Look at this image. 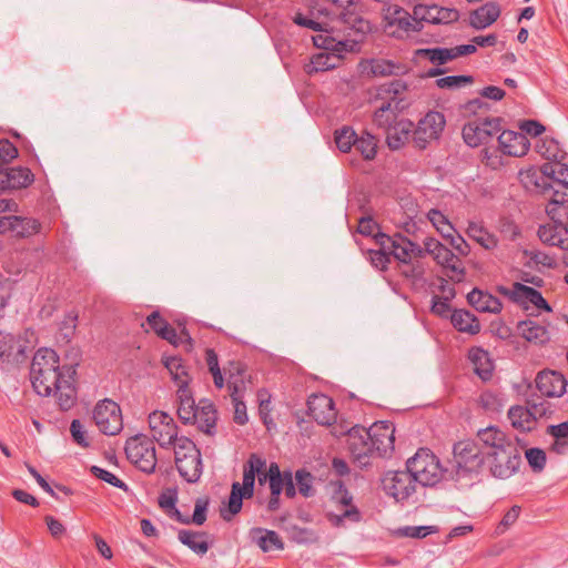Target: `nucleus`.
<instances>
[{"label": "nucleus", "instance_id": "nucleus-1", "mask_svg": "<svg viewBox=\"0 0 568 568\" xmlns=\"http://www.w3.org/2000/svg\"><path fill=\"white\" fill-rule=\"evenodd\" d=\"M73 369L59 365V357L53 349L40 348L31 363V382L41 396L54 395L62 409H69L75 398Z\"/></svg>", "mask_w": 568, "mask_h": 568}, {"label": "nucleus", "instance_id": "nucleus-17", "mask_svg": "<svg viewBox=\"0 0 568 568\" xmlns=\"http://www.w3.org/2000/svg\"><path fill=\"white\" fill-rule=\"evenodd\" d=\"M373 454L389 456L395 448V427L390 422L381 420L369 427Z\"/></svg>", "mask_w": 568, "mask_h": 568}, {"label": "nucleus", "instance_id": "nucleus-31", "mask_svg": "<svg viewBox=\"0 0 568 568\" xmlns=\"http://www.w3.org/2000/svg\"><path fill=\"white\" fill-rule=\"evenodd\" d=\"M518 333L527 342L534 344H545L549 341L550 335L546 326L532 321L527 320L518 324Z\"/></svg>", "mask_w": 568, "mask_h": 568}, {"label": "nucleus", "instance_id": "nucleus-55", "mask_svg": "<svg viewBox=\"0 0 568 568\" xmlns=\"http://www.w3.org/2000/svg\"><path fill=\"white\" fill-rule=\"evenodd\" d=\"M339 57L332 53H318L312 59V67L315 71H325L337 65Z\"/></svg>", "mask_w": 568, "mask_h": 568}, {"label": "nucleus", "instance_id": "nucleus-7", "mask_svg": "<svg viewBox=\"0 0 568 568\" xmlns=\"http://www.w3.org/2000/svg\"><path fill=\"white\" fill-rule=\"evenodd\" d=\"M332 501L336 510L327 513V519L332 526L341 528L345 526V520L358 523L361 520V513L355 505H353V496L344 487L341 480L332 481Z\"/></svg>", "mask_w": 568, "mask_h": 568}, {"label": "nucleus", "instance_id": "nucleus-41", "mask_svg": "<svg viewBox=\"0 0 568 568\" xmlns=\"http://www.w3.org/2000/svg\"><path fill=\"white\" fill-rule=\"evenodd\" d=\"M541 172L548 180H551L554 183L562 185L565 189H568V165L561 163V161L557 162H548L541 166Z\"/></svg>", "mask_w": 568, "mask_h": 568}, {"label": "nucleus", "instance_id": "nucleus-58", "mask_svg": "<svg viewBox=\"0 0 568 568\" xmlns=\"http://www.w3.org/2000/svg\"><path fill=\"white\" fill-rule=\"evenodd\" d=\"M295 479L298 486L300 493L305 496H312L314 494L313 490V476L305 470H297L295 474Z\"/></svg>", "mask_w": 568, "mask_h": 568}, {"label": "nucleus", "instance_id": "nucleus-62", "mask_svg": "<svg viewBox=\"0 0 568 568\" xmlns=\"http://www.w3.org/2000/svg\"><path fill=\"white\" fill-rule=\"evenodd\" d=\"M240 394L241 393H231V397H232V402H233V406H234V420L237 424L243 425L247 422V414H246V406L241 400Z\"/></svg>", "mask_w": 568, "mask_h": 568}, {"label": "nucleus", "instance_id": "nucleus-38", "mask_svg": "<svg viewBox=\"0 0 568 568\" xmlns=\"http://www.w3.org/2000/svg\"><path fill=\"white\" fill-rule=\"evenodd\" d=\"M163 364L169 371L171 378L175 383L178 388H183L189 386L191 382V376L182 363V359L179 357H165L163 358Z\"/></svg>", "mask_w": 568, "mask_h": 568}, {"label": "nucleus", "instance_id": "nucleus-19", "mask_svg": "<svg viewBox=\"0 0 568 568\" xmlns=\"http://www.w3.org/2000/svg\"><path fill=\"white\" fill-rule=\"evenodd\" d=\"M454 458L456 466L466 471L476 470L483 464L478 447L470 442L456 444L454 447Z\"/></svg>", "mask_w": 568, "mask_h": 568}, {"label": "nucleus", "instance_id": "nucleus-34", "mask_svg": "<svg viewBox=\"0 0 568 568\" xmlns=\"http://www.w3.org/2000/svg\"><path fill=\"white\" fill-rule=\"evenodd\" d=\"M252 539L256 545L264 551L282 550L284 542L277 532L273 530H265L262 528H255L251 531Z\"/></svg>", "mask_w": 568, "mask_h": 568}, {"label": "nucleus", "instance_id": "nucleus-5", "mask_svg": "<svg viewBox=\"0 0 568 568\" xmlns=\"http://www.w3.org/2000/svg\"><path fill=\"white\" fill-rule=\"evenodd\" d=\"M173 445L174 462L180 475L189 483H195L202 474L200 449L187 437L175 438Z\"/></svg>", "mask_w": 568, "mask_h": 568}, {"label": "nucleus", "instance_id": "nucleus-39", "mask_svg": "<svg viewBox=\"0 0 568 568\" xmlns=\"http://www.w3.org/2000/svg\"><path fill=\"white\" fill-rule=\"evenodd\" d=\"M467 235L486 250H494L498 245L497 237L489 233L481 224L469 222L466 229Z\"/></svg>", "mask_w": 568, "mask_h": 568}, {"label": "nucleus", "instance_id": "nucleus-51", "mask_svg": "<svg viewBox=\"0 0 568 568\" xmlns=\"http://www.w3.org/2000/svg\"><path fill=\"white\" fill-rule=\"evenodd\" d=\"M286 473L282 474L277 464L272 463L268 466V485L272 495H281L284 490Z\"/></svg>", "mask_w": 568, "mask_h": 568}, {"label": "nucleus", "instance_id": "nucleus-8", "mask_svg": "<svg viewBox=\"0 0 568 568\" xmlns=\"http://www.w3.org/2000/svg\"><path fill=\"white\" fill-rule=\"evenodd\" d=\"M129 460L142 471L152 473L156 466L155 447L146 436L139 435L130 438L125 445Z\"/></svg>", "mask_w": 568, "mask_h": 568}, {"label": "nucleus", "instance_id": "nucleus-57", "mask_svg": "<svg viewBox=\"0 0 568 568\" xmlns=\"http://www.w3.org/2000/svg\"><path fill=\"white\" fill-rule=\"evenodd\" d=\"M529 466L537 473L541 471L546 465V454L540 448H529L525 453Z\"/></svg>", "mask_w": 568, "mask_h": 568}, {"label": "nucleus", "instance_id": "nucleus-30", "mask_svg": "<svg viewBox=\"0 0 568 568\" xmlns=\"http://www.w3.org/2000/svg\"><path fill=\"white\" fill-rule=\"evenodd\" d=\"M316 6H314L307 16L303 13H296L294 17V22L298 26L312 29V30H322L323 27L326 24L325 18L329 16V12L326 8L322 6L321 2H315Z\"/></svg>", "mask_w": 568, "mask_h": 568}, {"label": "nucleus", "instance_id": "nucleus-64", "mask_svg": "<svg viewBox=\"0 0 568 568\" xmlns=\"http://www.w3.org/2000/svg\"><path fill=\"white\" fill-rule=\"evenodd\" d=\"M529 410L532 413L535 420L538 418L546 417L551 412L550 404L545 400H532L529 402Z\"/></svg>", "mask_w": 568, "mask_h": 568}, {"label": "nucleus", "instance_id": "nucleus-49", "mask_svg": "<svg viewBox=\"0 0 568 568\" xmlns=\"http://www.w3.org/2000/svg\"><path fill=\"white\" fill-rule=\"evenodd\" d=\"M395 121L396 114L390 103L383 104L373 115V123L384 130H387Z\"/></svg>", "mask_w": 568, "mask_h": 568}, {"label": "nucleus", "instance_id": "nucleus-52", "mask_svg": "<svg viewBox=\"0 0 568 568\" xmlns=\"http://www.w3.org/2000/svg\"><path fill=\"white\" fill-rule=\"evenodd\" d=\"M417 54L427 58L435 64H444L452 61L449 48L420 49L417 51Z\"/></svg>", "mask_w": 568, "mask_h": 568}, {"label": "nucleus", "instance_id": "nucleus-37", "mask_svg": "<svg viewBox=\"0 0 568 568\" xmlns=\"http://www.w3.org/2000/svg\"><path fill=\"white\" fill-rule=\"evenodd\" d=\"M22 352V345L16 336L9 333H0V359L18 362Z\"/></svg>", "mask_w": 568, "mask_h": 568}, {"label": "nucleus", "instance_id": "nucleus-18", "mask_svg": "<svg viewBox=\"0 0 568 568\" xmlns=\"http://www.w3.org/2000/svg\"><path fill=\"white\" fill-rule=\"evenodd\" d=\"M308 410L321 425H332L336 420L334 402L326 395H312L308 399Z\"/></svg>", "mask_w": 568, "mask_h": 568}, {"label": "nucleus", "instance_id": "nucleus-25", "mask_svg": "<svg viewBox=\"0 0 568 568\" xmlns=\"http://www.w3.org/2000/svg\"><path fill=\"white\" fill-rule=\"evenodd\" d=\"M178 416L183 424H189L196 417L197 404L189 386L176 389Z\"/></svg>", "mask_w": 568, "mask_h": 568}, {"label": "nucleus", "instance_id": "nucleus-4", "mask_svg": "<svg viewBox=\"0 0 568 568\" xmlns=\"http://www.w3.org/2000/svg\"><path fill=\"white\" fill-rule=\"evenodd\" d=\"M407 471L416 483L423 486H434L445 474L439 459L427 448H420L407 460Z\"/></svg>", "mask_w": 568, "mask_h": 568}, {"label": "nucleus", "instance_id": "nucleus-36", "mask_svg": "<svg viewBox=\"0 0 568 568\" xmlns=\"http://www.w3.org/2000/svg\"><path fill=\"white\" fill-rule=\"evenodd\" d=\"M468 302L479 312L498 313L501 310L499 300L488 293L474 290L468 294Z\"/></svg>", "mask_w": 568, "mask_h": 568}, {"label": "nucleus", "instance_id": "nucleus-42", "mask_svg": "<svg viewBox=\"0 0 568 568\" xmlns=\"http://www.w3.org/2000/svg\"><path fill=\"white\" fill-rule=\"evenodd\" d=\"M243 373V366L235 362H230L229 365L223 368L222 374L226 376V382L232 393H241L244 389L245 378Z\"/></svg>", "mask_w": 568, "mask_h": 568}, {"label": "nucleus", "instance_id": "nucleus-20", "mask_svg": "<svg viewBox=\"0 0 568 568\" xmlns=\"http://www.w3.org/2000/svg\"><path fill=\"white\" fill-rule=\"evenodd\" d=\"M33 182V174L27 168H1L0 191L27 187Z\"/></svg>", "mask_w": 568, "mask_h": 568}, {"label": "nucleus", "instance_id": "nucleus-9", "mask_svg": "<svg viewBox=\"0 0 568 568\" xmlns=\"http://www.w3.org/2000/svg\"><path fill=\"white\" fill-rule=\"evenodd\" d=\"M487 455L490 471L497 478L507 479L519 469L521 458L515 443L500 450L488 452Z\"/></svg>", "mask_w": 568, "mask_h": 568}, {"label": "nucleus", "instance_id": "nucleus-48", "mask_svg": "<svg viewBox=\"0 0 568 568\" xmlns=\"http://www.w3.org/2000/svg\"><path fill=\"white\" fill-rule=\"evenodd\" d=\"M354 148L364 159L372 160L376 154L377 141L372 134L365 132L361 138L355 139Z\"/></svg>", "mask_w": 568, "mask_h": 568}, {"label": "nucleus", "instance_id": "nucleus-15", "mask_svg": "<svg viewBox=\"0 0 568 568\" xmlns=\"http://www.w3.org/2000/svg\"><path fill=\"white\" fill-rule=\"evenodd\" d=\"M501 130L500 120L497 118L476 120L467 123L463 129L464 141L469 146H478L486 143Z\"/></svg>", "mask_w": 568, "mask_h": 568}, {"label": "nucleus", "instance_id": "nucleus-28", "mask_svg": "<svg viewBox=\"0 0 568 568\" xmlns=\"http://www.w3.org/2000/svg\"><path fill=\"white\" fill-rule=\"evenodd\" d=\"M539 239L549 245L568 250V229L561 224H547L538 230Z\"/></svg>", "mask_w": 568, "mask_h": 568}, {"label": "nucleus", "instance_id": "nucleus-40", "mask_svg": "<svg viewBox=\"0 0 568 568\" xmlns=\"http://www.w3.org/2000/svg\"><path fill=\"white\" fill-rule=\"evenodd\" d=\"M179 540L197 555H204L209 550L206 535L192 530L182 529L179 531Z\"/></svg>", "mask_w": 568, "mask_h": 568}, {"label": "nucleus", "instance_id": "nucleus-46", "mask_svg": "<svg viewBox=\"0 0 568 568\" xmlns=\"http://www.w3.org/2000/svg\"><path fill=\"white\" fill-rule=\"evenodd\" d=\"M537 151L551 162L561 161L565 158V152L560 149L559 143L550 138L542 139L537 144Z\"/></svg>", "mask_w": 568, "mask_h": 568}, {"label": "nucleus", "instance_id": "nucleus-44", "mask_svg": "<svg viewBox=\"0 0 568 568\" xmlns=\"http://www.w3.org/2000/svg\"><path fill=\"white\" fill-rule=\"evenodd\" d=\"M547 433L555 438L551 450L561 455L568 449V422L550 425Z\"/></svg>", "mask_w": 568, "mask_h": 568}, {"label": "nucleus", "instance_id": "nucleus-50", "mask_svg": "<svg viewBox=\"0 0 568 568\" xmlns=\"http://www.w3.org/2000/svg\"><path fill=\"white\" fill-rule=\"evenodd\" d=\"M516 292L519 296L526 298L530 303H532L536 307L542 308L546 311H551L550 306L546 302V300L541 296L539 292L534 290L532 287L523 285V284H516Z\"/></svg>", "mask_w": 568, "mask_h": 568}, {"label": "nucleus", "instance_id": "nucleus-13", "mask_svg": "<svg viewBox=\"0 0 568 568\" xmlns=\"http://www.w3.org/2000/svg\"><path fill=\"white\" fill-rule=\"evenodd\" d=\"M382 484L384 491L397 501L407 500L416 493V481L408 471H387Z\"/></svg>", "mask_w": 568, "mask_h": 568}, {"label": "nucleus", "instance_id": "nucleus-22", "mask_svg": "<svg viewBox=\"0 0 568 568\" xmlns=\"http://www.w3.org/2000/svg\"><path fill=\"white\" fill-rule=\"evenodd\" d=\"M498 143L503 153L511 156L525 155L530 146L525 134L514 131H503L498 135Z\"/></svg>", "mask_w": 568, "mask_h": 568}, {"label": "nucleus", "instance_id": "nucleus-53", "mask_svg": "<svg viewBox=\"0 0 568 568\" xmlns=\"http://www.w3.org/2000/svg\"><path fill=\"white\" fill-rule=\"evenodd\" d=\"M206 365L210 373L213 376L214 384L216 387L222 388L224 386V377L219 366L217 355L213 349H206Z\"/></svg>", "mask_w": 568, "mask_h": 568}, {"label": "nucleus", "instance_id": "nucleus-21", "mask_svg": "<svg viewBox=\"0 0 568 568\" xmlns=\"http://www.w3.org/2000/svg\"><path fill=\"white\" fill-rule=\"evenodd\" d=\"M536 386L544 396L560 397L566 392L567 382L557 372H540L536 377Z\"/></svg>", "mask_w": 568, "mask_h": 568}, {"label": "nucleus", "instance_id": "nucleus-24", "mask_svg": "<svg viewBox=\"0 0 568 568\" xmlns=\"http://www.w3.org/2000/svg\"><path fill=\"white\" fill-rule=\"evenodd\" d=\"M518 179L521 185L530 192H538L546 194L552 185L547 182V178L540 171L538 172L534 166L520 170Z\"/></svg>", "mask_w": 568, "mask_h": 568}, {"label": "nucleus", "instance_id": "nucleus-45", "mask_svg": "<svg viewBox=\"0 0 568 568\" xmlns=\"http://www.w3.org/2000/svg\"><path fill=\"white\" fill-rule=\"evenodd\" d=\"M427 220L435 230L444 237L449 239L455 233V229L450 221L439 210L432 209L427 212Z\"/></svg>", "mask_w": 568, "mask_h": 568}, {"label": "nucleus", "instance_id": "nucleus-3", "mask_svg": "<svg viewBox=\"0 0 568 568\" xmlns=\"http://www.w3.org/2000/svg\"><path fill=\"white\" fill-rule=\"evenodd\" d=\"M264 466L265 459H262L255 454L250 456L248 460L243 466V484L241 485L237 481L233 483L227 509L222 510V517L225 520H231V518L241 510L243 498L253 496L256 473L262 471Z\"/></svg>", "mask_w": 568, "mask_h": 568}, {"label": "nucleus", "instance_id": "nucleus-59", "mask_svg": "<svg viewBox=\"0 0 568 568\" xmlns=\"http://www.w3.org/2000/svg\"><path fill=\"white\" fill-rule=\"evenodd\" d=\"M520 515V507L515 505L513 506L503 517L501 521L496 528L497 535L505 534L518 519Z\"/></svg>", "mask_w": 568, "mask_h": 568}, {"label": "nucleus", "instance_id": "nucleus-12", "mask_svg": "<svg viewBox=\"0 0 568 568\" xmlns=\"http://www.w3.org/2000/svg\"><path fill=\"white\" fill-rule=\"evenodd\" d=\"M93 420L105 435H116L123 427L121 409L111 399H103L95 405Z\"/></svg>", "mask_w": 568, "mask_h": 568}, {"label": "nucleus", "instance_id": "nucleus-33", "mask_svg": "<svg viewBox=\"0 0 568 568\" xmlns=\"http://www.w3.org/2000/svg\"><path fill=\"white\" fill-rule=\"evenodd\" d=\"M479 440L490 450H500L514 442L496 427H487L478 432Z\"/></svg>", "mask_w": 568, "mask_h": 568}, {"label": "nucleus", "instance_id": "nucleus-14", "mask_svg": "<svg viewBox=\"0 0 568 568\" xmlns=\"http://www.w3.org/2000/svg\"><path fill=\"white\" fill-rule=\"evenodd\" d=\"M445 124V116L442 113L435 111L428 112L419 120L414 131L413 141L415 145L418 149H425L427 144L440 136Z\"/></svg>", "mask_w": 568, "mask_h": 568}, {"label": "nucleus", "instance_id": "nucleus-47", "mask_svg": "<svg viewBox=\"0 0 568 568\" xmlns=\"http://www.w3.org/2000/svg\"><path fill=\"white\" fill-rule=\"evenodd\" d=\"M40 223L32 219L16 216L13 220L12 235L26 237L38 233Z\"/></svg>", "mask_w": 568, "mask_h": 568}, {"label": "nucleus", "instance_id": "nucleus-27", "mask_svg": "<svg viewBox=\"0 0 568 568\" xmlns=\"http://www.w3.org/2000/svg\"><path fill=\"white\" fill-rule=\"evenodd\" d=\"M195 414L196 417L190 424L196 425L205 434H212L217 419L214 405L207 399H201Z\"/></svg>", "mask_w": 568, "mask_h": 568}, {"label": "nucleus", "instance_id": "nucleus-35", "mask_svg": "<svg viewBox=\"0 0 568 568\" xmlns=\"http://www.w3.org/2000/svg\"><path fill=\"white\" fill-rule=\"evenodd\" d=\"M508 419L514 428L520 432H529L534 429L536 420L529 407L513 406L508 410Z\"/></svg>", "mask_w": 568, "mask_h": 568}, {"label": "nucleus", "instance_id": "nucleus-11", "mask_svg": "<svg viewBox=\"0 0 568 568\" xmlns=\"http://www.w3.org/2000/svg\"><path fill=\"white\" fill-rule=\"evenodd\" d=\"M343 434L347 435V444L349 453L353 459L359 466H366L368 464L369 457L373 456V448L369 445L371 440V432L369 428L366 429L361 426H354L349 428L347 432L344 429H334V436H341Z\"/></svg>", "mask_w": 568, "mask_h": 568}, {"label": "nucleus", "instance_id": "nucleus-16", "mask_svg": "<svg viewBox=\"0 0 568 568\" xmlns=\"http://www.w3.org/2000/svg\"><path fill=\"white\" fill-rule=\"evenodd\" d=\"M150 430L161 447L172 445L178 437V426L172 416L165 412H153L149 416Z\"/></svg>", "mask_w": 568, "mask_h": 568}, {"label": "nucleus", "instance_id": "nucleus-54", "mask_svg": "<svg viewBox=\"0 0 568 568\" xmlns=\"http://www.w3.org/2000/svg\"><path fill=\"white\" fill-rule=\"evenodd\" d=\"M356 133L351 128H343L336 131L335 142L342 152H348L355 143Z\"/></svg>", "mask_w": 568, "mask_h": 568}, {"label": "nucleus", "instance_id": "nucleus-60", "mask_svg": "<svg viewBox=\"0 0 568 568\" xmlns=\"http://www.w3.org/2000/svg\"><path fill=\"white\" fill-rule=\"evenodd\" d=\"M471 82L473 78L468 75H448L436 81L437 85L442 89L459 88Z\"/></svg>", "mask_w": 568, "mask_h": 568}, {"label": "nucleus", "instance_id": "nucleus-6", "mask_svg": "<svg viewBox=\"0 0 568 568\" xmlns=\"http://www.w3.org/2000/svg\"><path fill=\"white\" fill-rule=\"evenodd\" d=\"M422 247L423 257H425L426 254L430 255L452 281H463L465 267L458 255L454 254L452 250L432 236H427L423 240Z\"/></svg>", "mask_w": 568, "mask_h": 568}, {"label": "nucleus", "instance_id": "nucleus-32", "mask_svg": "<svg viewBox=\"0 0 568 568\" xmlns=\"http://www.w3.org/2000/svg\"><path fill=\"white\" fill-rule=\"evenodd\" d=\"M475 373L484 381L491 377L494 371V363L487 351L475 347L469 351L468 355Z\"/></svg>", "mask_w": 568, "mask_h": 568}, {"label": "nucleus", "instance_id": "nucleus-23", "mask_svg": "<svg viewBox=\"0 0 568 568\" xmlns=\"http://www.w3.org/2000/svg\"><path fill=\"white\" fill-rule=\"evenodd\" d=\"M362 67L364 72L374 77L402 75L408 71L407 64L384 59L365 61Z\"/></svg>", "mask_w": 568, "mask_h": 568}, {"label": "nucleus", "instance_id": "nucleus-43", "mask_svg": "<svg viewBox=\"0 0 568 568\" xmlns=\"http://www.w3.org/2000/svg\"><path fill=\"white\" fill-rule=\"evenodd\" d=\"M453 325L460 332L476 334L480 329L479 322L466 311H456L452 315Z\"/></svg>", "mask_w": 568, "mask_h": 568}, {"label": "nucleus", "instance_id": "nucleus-26", "mask_svg": "<svg viewBox=\"0 0 568 568\" xmlns=\"http://www.w3.org/2000/svg\"><path fill=\"white\" fill-rule=\"evenodd\" d=\"M500 9L495 2H486L469 14V24L475 29H485L493 24L499 17Z\"/></svg>", "mask_w": 568, "mask_h": 568}, {"label": "nucleus", "instance_id": "nucleus-56", "mask_svg": "<svg viewBox=\"0 0 568 568\" xmlns=\"http://www.w3.org/2000/svg\"><path fill=\"white\" fill-rule=\"evenodd\" d=\"M436 531L437 529L434 526H406L403 528H398L396 530V534L400 537L424 538Z\"/></svg>", "mask_w": 568, "mask_h": 568}, {"label": "nucleus", "instance_id": "nucleus-63", "mask_svg": "<svg viewBox=\"0 0 568 568\" xmlns=\"http://www.w3.org/2000/svg\"><path fill=\"white\" fill-rule=\"evenodd\" d=\"M78 315L74 313H69L64 316L61 322L60 332L65 341H70L73 336L77 328Z\"/></svg>", "mask_w": 568, "mask_h": 568}, {"label": "nucleus", "instance_id": "nucleus-29", "mask_svg": "<svg viewBox=\"0 0 568 568\" xmlns=\"http://www.w3.org/2000/svg\"><path fill=\"white\" fill-rule=\"evenodd\" d=\"M413 131V122L409 120L395 121L386 130V141L390 149L397 150L403 146L409 139V134Z\"/></svg>", "mask_w": 568, "mask_h": 568}, {"label": "nucleus", "instance_id": "nucleus-61", "mask_svg": "<svg viewBox=\"0 0 568 568\" xmlns=\"http://www.w3.org/2000/svg\"><path fill=\"white\" fill-rule=\"evenodd\" d=\"M91 471L99 479L104 480L114 487L122 488V489L126 490L125 484L121 479H119L114 474H112L111 471H108L98 466H92Z\"/></svg>", "mask_w": 568, "mask_h": 568}, {"label": "nucleus", "instance_id": "nucleus-2", "mask_svg": "<svg viewBox=\"0 0 568 568\" xmlns=\"http://www.w3.org/2000/svg\"><path fill=\"white\" fill-rule=\"evenodd\" d=\"M458 19V11L450 7H443L436 2L418 3L414 6V16L396 2H387L384 9L385 32L396 38H404L409 32L418 30L420 21L438 24L450 23Z\"/></svg>", "mask_w": 568, "mask_h": 568}, {"label": "nucleus", "instance_id": "nucleus-10", "mask_svg": "<svg viewBox=\"0 0 568 568\" xmlns=\"http://www.w3.org/2000/svg\"><path fill=\"white\" fill-rule=\"evenodd\" d=\"M378 245L384 251L404 264H410L414 258H423L422 246L410 240L396 235L394 237L385 234L375 235Z\"/></svg>", "mask_w": 568, "mask_h": 568}]
</instances>
